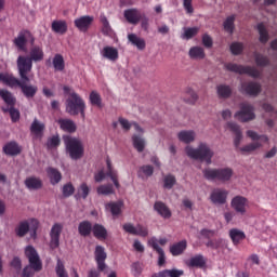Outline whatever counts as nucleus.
Wrapping results in <instances>:
<instances>
[{
    "mask_svg": "<svg viewBox=\"0 0 277 277\" xmlns=\"http://www.w3.org/2000/svg\"><path fill=\"white\" fill-rule=\"evenodd\" d=\"M44 60V50L40 45H32L29 55H19L17 57V70L21 79L29 81V72L34 68V62H42Z\"/></svg>",
    "mask_w": 277,
    "mask_h": 277,
    "instance_id": "f257e3e1",
    "label": "nucleus"
},
{
    "mask_svg": "<svg viewBox=\"0 0 277 277\" xmlns=\"http://www.w3.org/2000/svg\"><path fill=\"white\" fill-rule=\"evenodd\" d=\"M0 81L1 83H4V85H8L9 88H21L22 93L26 98H34L36 94L38 93V87L27 84L31 79L25 80L21 78V80L14 75L9 72H0Z\"/></svg>",
    "mask_w": 277,
    "mask_h": 277,
    "instance_id": "f03ea898",
    "label": "nucleus"
},
{
    "mask_svg": "<svg viewBox=\"0 0 277 277\" xmlns=\"http://www.w3.org/2000/svg\"><path fill=\"white\" fill-rule=\"evenodd\" d=\"M185 153L187 157L190 159H195V161H205L207 166H211L213 155H215L212 150L209 144L207 143H199L197 148H194L192 146H187L185 148Z\"/></svg>",
    "mask_w": 277,
    "mask_h": 277,
    "instance_id": "7ed1b4c3",
    "label": "nucleus"
},
{
    "mask_svg": "<svg viewBox=\"0 0 277 277\" xmlns=\"http://www.w3.org/2000/svg\"><path fill=\"white\" fill-rule=\"evenodd\" d=\"M25 256L28 259L29 265L24 267L22 277H31L34 272H42V260L34 246L25 248Z\"/></svg>",
    "mask_w": 277,
    "mask_h": 277,
    "instance_id": "20e7f679",
    "label": "nucleus"
},
{
    "mask_svg": "<svg viewBox=\"0 0 277 277\" xmlns=\"http://www.w3.org/2000/svg\"><path fill=\"white\" fill-rule=\"evenodd\" d=\"M63 142L65 144L66 154L70 157V159L74 161H79V159L83 158L85 148L83 147L81 140L70 135H64Z\"/></svg>",
    "mask_w": 277,
    "mask_h": 277,
    "instance_id": "39448f33",
    "label": "nucleus"
},
{
    "mask_svg": "<svg viewBox=\"0 0 277 277\" xmlns=\"http://www.w3.org/2000/svg\"><path fill=\"white\" fill-rule=\"evenodd\" d=\"M66 111L69 116H81L85 119V101L77 92L69 93L66 100Z\"/></svg>",
    "mask_w": 277,
    "mask_h": 277,
    "instance_id": "423d86ee",
    "label": "nucleus"
},
{
    "mask_svg": "<svg viewBox=\"0 0 277 277\" xmlns=\"http://www.w3.org/2000/svg\"><path fill=\"white\" fill-rule=\"evenodd\" d=\"M202 174L207 181H220L221 183H228V181L233 179L234 172L230 168H208L202 171Z\"/></svg>",
    "mask_w": 277,
    "mask_h": 277,
    "instance_id": "0eeeda50",
    "label": "nucleus"
},
{
    "mask_svg": "<svg viewBox=\"0 0 277 277\" xmlns=\"http://www.w3.org/2000/svg\"><path fill=\"white\" fill-rule=\"evenodd\" d=\"M247 136L250 137V140H252L253 143H250L239 148L242 155H248L250 153H254V150H259V148H262L263 144H261V142H263L264 144H267V142H269V137H267V135H260L259 133L252 130L247 131Z\"/></svg>",
    "mask_w": 277,
    "mask_h": 277,
    "instance_id": "6e6552de",
    "label": "nucleus"
},
{
    "mask_svg": "<svg viewBox=\"0 0 277 277\" xmlns=\"http://www.w3.org/2000/svg\"><path fill=\"white\" fill-rule=\"evenodd\" d=\"M40 223L36 219H31L30 221H22L15 227L16 237H25L29 230L31 232V237H36L38 233V228Z\"/></svg>",
    "mask_w": 277,
    "mask_h": 277,
    "instance_id": "1a4fd4ad",
    "label": "nucleus"
},
{
    "mask_svg": "<svg viewBox=\"0 0 277 277\" xmlns=\"http://www.w3.org/2000/svg\"><path fill=\"white\" fill-rule=\"evenodd\" d=\"M27 42L34 45L36 38L31 35L29 30H22L18 32L17 37L13 40V43L18 49V51L27 52Z\"/></svg>",
    "mask_w": 277,
    "mask_h": 277,
    "instance_id": "9d476101",
    "label": "nucleus"
},
{
    "mask_svg": "<svg viewBox=\"0 0 277 277\" xmlns=\"http://www.w3.org/2000/svg\"><path fill=\"white\" fill-rule=\"evenodd\" d=\"M225 68L229 72H236L237 75H249V77H254V78L259 77L258 69L252 66H243L235 63H227L225 64Z\"/></svg>",
    "mask_w": 277,
    "mask_h": 277,
    "instance_id": "9b49d317",
    "label": "nucleus"
},
{
    "mask_svg": "<svg viewBox=\"0 0 277 277\" xmlns=\"http://www.w3.org/2000/svg\"><path fill=\"white\" fill-rule=\"evenodd\" d=\"M235 118L240 122H250V120H254L256 115H254V107L250 104H241L240 110L235 114Z\"/></svg>",
    "mask_w": 277,
    "mask_h": 277,
    "instance_id": "f8f14e48",
    "label": "nucleus"
},
{
    "mask_svg": "<svg viewBox=\"0 0 277 277\" xmlns=\"http://www.w3.org/2000/svg\"><path fill=\"white\" fill-rule=\"evenodd\" d=\"M261 83L254 81L241 82L239 92L247 96H259L261 94Z\"/></svg>",
    "mask_w": 277,
    "mask_h": 277,
    "instance_id": "ddd939ff",
    "label": "nucleus"
},
{
    "mask_svg": "<svg viewBox=\"0 0 277 277\" xmlns=\"http://www.w3.org/2000/svg\"><path fill=\"white\" fill-rule=\"evenodd\" d=\"M64 226L60 223H55L50 232V248L51 250H57L60 248V237L62 236Z\"/></svg>",
    "mask_w": 277,
    "mask_h": 277,
    "instance_id": "4468645a",
    "label": "nucleus"
},
{
    "mask_svg": "<svg viewBox=\"0 0 277 277\" xmlns=\"http://www.w3.org/2000/svg\"><path fill=\"white\" fill-rule=\"evenodd\" d=\"M230 207L236 211V213H240V215H246V207H248V198L237 195L230 201Z\"/></svg>",
    "mask_w": 277,
    "mask_h": 277,
    "instance_id": "2eb2a0df",
    "label": "nucleus"
},
{
    "mask_svg": "<svg viewBox=\"0 0 277 277\" xmlns=\"http://www.w3.org/2000/svg\"><path fill=\"white\" fill-rule=\"evenodd\" d=\"M123 230L126 233H129L130 235H135L138 237H148V227L142 224H137L136 226H134L131 223H126L123 225Z\"/></svg>",
    "mask_w": 277,
    "mask_h": 277,
    "instance_id": "dca6fc26",
    "label": "nucleus"
},
{
    "mask_svg": "<svg viewBox=\"0 0 277 277\" xmlns=\"http://www.w3.org/2000/svg\"><path fill=\"white\" fill-rule=\"evenodd\" d=\"M228 190L224 188H214L210 194L212 205H226Z\"/></svg>",
    "mask_w": 277,
    "mask_h": 277,
    "instance_id": "f3484780",
    "label": "nucleus"
},
{
    "mask_svg": "<svg viewBox=\"0 0 277 277\" xmlns=\"http://www.w3.org/2000/svg\"><path fill=\"white\" fill-rule=\"evenodd\" d=\"M95 261L97 263V269L100 272H105L107 265L105 261H107V252H105V247L97 245L94 251Z\"/></svg>",
    "mask_w": 277,
    "mask_h": 277,
    "instance_id": "a211bd4d",
    "label": "nucleus"
},
{
    "mask_svg": "<svg viewBox=\"0 0 277 277\" xmlns=\"http://www.w3.org/2000/svg\"><path fill=\"white\" fill-rule=\"evenodd\" d=\"M92 23H94V17L90 15H83L74 21L75 27H77V29H79V31H82L83 34H85V31L90 29Z\"/></svg>",
    "mask_w": 277,
    "mask_h": 277,
    "instance_id": "6ab92c4d",
    "label": "nucleus"
},
{
    "mask_svg": "<svg viewBox=\"0 0 277 277\" xmlns=\"http://www.w3.org/2000/svg\"><path fill=\"white\" fill-rule=\"evenodd\" d=\"M144 13L140 12L137 9H128L123 12V16L130 25H137L142 21Z\"/></svg>",
    "mask_w": 277,
    "mask_h": 277,
    "instance_id": "aec40b11",
    "label": "nucleus"
},
{
    "mask_svg": "<svg viewBox=\"0 0 277 277\" xmlns=\"http://www.w3.org/2000/svg\"><path fill=\"white\" fill-rule=\"evenodd\" d=\"M148 245L157 252L159 255L158 258V265L159 267H162V265H166V252L159 247L157 238L153 237L148 240Z\"/></svg>",
    "mask_w": 277,
    "mask_h": 277,
    "instance_id": "412c9836",
    "label": "nucleus"
},
{
    "mask_svg": "<svg viewBox=\"0 0 277 277\" xmlns=\"http://www.w3.org/2000/svg\"><path fill=\"white\" fill-rule=\"evenodd\" d=\"M227 129L235 134L234 145L239 148L241 140H243V134L241 133V128L235 122H227Z\"/></svg>",
    "mask_w": 277,
    "mask_h": 277,
    "instance_id": "4be33fe9",
    "label": "nucleus"
},
{
    "mask_svg": "<svg viewBox=\"0 0 277 277\" xmlns=\"http://www.w3.org/2000/svg\"><path fill=\"white\" fill-rule=\"evenodd\" d=\"M51 29L54 34L64 36L68 31V23L65 19H55L52 22Z\"/></svg>",
    "mask_w": 277,
    "mask_h": 277,
    "instance_id": "5701e85b",
    "label": "nucleus"
},
{
    "mask_svg": "<svg viewBox=\"0 0 277 277\" xmlns=\"http://www.w3.org/2000/svg\"><path fill=\"white\" fill-rule=\"evenodd\" d=\"M57 124H60L61 131H64L65 133H75L77 131V123L72 121L71 119H58Z\"/></svg>",
    "mask_w": 277,
    "mask_h": 277,
    "instance_id": "b1692460",
    "label": "nucleus"
},
{
    "mask_svg": "<svg viewBox=\"0 0 277 277\" xmlns=\"http://www.w3.org/2000/svg\"><path fill=\"white\" fill-rule=\"evenodd\" d=\"M21 146L16 141H11L3 146V153L10 157H16V155H21Z\"/></svg>",
    "mask_w": 277,
    "mask_h": 277,
    "instance_id": "393cba45",
    "label": "nucleus"
},
{
    "mask_svg": "<svg viewBox=\"0 0 277 277\" xmlns=\"http://www.w3.org/2000/svg\"><path fill=\"white\" fill-rule=\"evenodd\" d=\"M155 211L161 215L164 220H170L172 217V211L163 201H156L154 205Z\"/></svg>",
    "mask_w": 277,
    "mask_h": 277,
    "instance_id": "a878e982",
    "label": "nucleus"
},
{
    "mask_svg": "<svg viewBox=\"0 0 277 277\" xmlns=\"http://www.w3.org/2000/svg\"><path fill=\"white\" fill-rule=\"evenodd\" d=\"M24 185L27 187V189L38 192V189H42L43 183L40 177L29 176L24 181Z\"/></svg>",
    "mask_w": 277,
    "mask_h": 277,
    "instance_id": "bb28decb",
    "label": "nucleus"
},
{
    "mask_svg": "<svg viewBox=\"0 0 277 277\" xmlns=\"http://www.w3.org/2000/svg\"><path fill=\"white\" fill-rule=\"evenodd\" d=\"M229 238L234 246H239L246 239V233L239 228L229 229Z\"/></svg>",
    "mask_w": 277,
    "mask_h": 277,
    "instance_id": "cd10ccee",
    "label": "nucleus"
},
{
    "mask_svg": "<svg viewBox=\"0 0 277 277\" xmlns=\"http://www.w3.org/2000/svg\"><path fill=\"white\" fill-rule=\"evenodd\" d=\"M186 265L187 267H198L199 269H202V267L207 265V260L205 259V255L197 254L186 261Z\"/></svg>",
    "mask_w": 277,
    "mask_h": 277,
    "instance_id": "c85d7f7f",
    "label": "nucleus"
},
{
    "mask_svg": "<svg viewBox=\"0 0 277 277\" xmlns=\"http://www.w3.org/2000/svg\"><path fill=\"white\" fill-rule=\"evenodd\" d=\"M177 138L183 144H192L196 141V132L194 130H183L177 133Z\"/></svg>",
    "mask_w": 277,
    "mask_h": 277,
    "instance_id": "c756f323",
    "label": "nucleus"
},
{
    "mask_svg": "<svg viewBox=\"0 0 277 277\" xmlns=\"http://www.w3.org/2000/svg\"><path fill=\"white\" fill-rule=\"evenodd\" d=\"M93 237H95V239H98L100 241H105V239H107L108 234H107V228H105V226L95 223L93 225Z\"/></svg>",
    "mask_w": 277,
    "mask_h": 277,
    "instance_id": "7c9ffc66",
    "label": "nucleus"
},
{
    "mask_svg": "<svg viewBox=\"0 0 277 277\" xmlns=\"http://www.w3.org/2000/svg\"><path fill=\"white\" fill-rule=\"evenodd\" d=\"M187 250V240H181L170 247L172 256H181Z\"/></svg>",
    "mask_w": 277,
    "mask_h": 277,
    "instance_id": "2f4dec72",
    "label": "nucleus"
},
{
    "mask_svg": "<svg viewBox=\"0 0 277 277\" xmlns=\"http://www.w3.org/2000/svg\"><path fill=\"white\" fill-rule=\"evenodd\" d=\"M89 102L92 107H97V109H103V107H105L103 104V96H101L98 91H91L89 95Z\"/></svg>",
    "mask_w": 277,
    "mask_h": 277,
    "instance_id": "473e14b6",
    "label": "nucleus"
},
{
    "mask_svg": "<svg viewBox=\"0 0 277 277\" xmlns=\"http://www.w3.org/2000/svg\"><path fill=\"white\" fill-rule=\"evenodd\" d=\"M102 57H105V60H109L110 62H116L118 60V49L114 47H104L101 51Z\"/></svg>",
    "mask_w": 277,
    "mask_h": 277,
    "instance_id": "72a5a7b5",
    "label": "nucleus"
},
{
    "mask_svg": "<svg viewBox=\"0 0 277 277\" xmlns=\"http://www.w3.org/2000/svg\"><path fill=\"white\" fill-rule=\"evenodd\" d=\"M106 164H107V171H106V176H109V179L113 181L116 189H119L120 187V182L118 181V171H116L113 167H111V160L107 159L106 160Z\"/></svg>",
    "mask_w": 277,
    "mask_h": 277,
    "instance_id": "f704fd0d",
    "label": "nucleus"
},
{
    "mask_svg": "<svg viewBox=\"0 0 277 277\" xmlns=\"http://www.w3.org/2000/svg\"><path fill=\"white\" fill-rule=\"evenodd\" d=\"M92 222L90 221H82L78 225V233L80 237H90L93 230Z\"/></svg>",
    "mask_w": 277,
    "mask_h": 277,
    "instance_id": "c9c22d12",
    "label": "nucleus"
},
{
    "mask_svg": "<svg viewBox=\"0 0 277 277\" xmlns=\"http://www.w3.org/2000/svg\"><path fill=\"white\" fill-rule=\"evenodd\" d=\"M216 94L219 98H230L233 95V88L228 84H219L216 87Z\"/></svg>",
    "mask_w": 277,
    "mask_h": 277,
    "instance_id": "e433bc0d",
    "label": "nucleus"
},
{
    "mask_svg": "<svg viewBox=\"0 0 277 277\" xmlns=\"http://www.w3.org/2000/svg\"><path fill=\"white\" fill-rule=\"evenodd\" d=\"M188 55L190 60H205V57H207V54L205 53V48L198 45L190 48Z\"/></svg>",
    "mask_w": 277,
    "mask_h": 277,
    "instance_id": "4c0bfd02",
    "label": "nucleus"
},
{
    "mask_svg": "<svg viewBox=\"0 0 277 277\" xmlns=\"http://www.w3.org/2000/svg\"><path fill=\"white\" fill-rule=\"evenodd\" d=\"M128 40H129V42H131V44L136 47V49H138V51H144V49H146V41L144 39L137 37V35H135V34L128 35Z\"/></svg>",
    "mask_w": 277,
    "mask_h": 277,
    "instance_id": "58836bf2",
    "label": "nucleus"
},
{
    "mask_svg": "<svg viewBox=\"0 0 277 277\" xmlns=\"http://www.w3.org/2000/svg\"><path fill=\"white\" fill-rule=\"evenodd\" d=\"M45 126L40 122L38 119H34L30 126V132L36 135V137H42V133H44Z\"/></svg>",
    "mask_w": 277,
    "mask_h": 277,
    "instance_id": "ea45409f",
    "label": "nucleus"
},
{
    "mask_svg": "<svg viewBox=\"0 0 277 277\" xmlns=\"http://www.w3.org/2000/svg\"><path fill=\"white\" fill-rule=\"evenodd\" d=\"M0 98H2V101H4V103L9 105V107H14V105H16V98L14 97V95H12L10 91L5 89L0 90Z\"/></svg>",
    "mask_w": 277,
    "mask_h": 277,
    "instance_id": "a19ab883",
    "label": "nucleus"
},
{
    "mask_svg": "<svg viewBox=\"0 0 277 277\" xmlns=\"http://www.w3.org/2000/svg\"><path fill=\"white\" fill-rule=\"evenodd\" d=\"M122 207H124L122 200L106 203V209L110 210L111 215H120V213H122Z\"/></svg>",
    "mask_w": 277,
    "mask_h": 277,
    "instance_id": "79ce46f5",
    "label": "nucleus"
},
{
    "mask_svg": "<svg viewBox=\"0 0 277 277\" xmlns=\"http://www.w3.org/2000/svg\"><path fill=\"white\" fill-rule=\"evenodd\" d=\"M48 176L50 179L51 185H57L60 181H62V173L57 171L55 168H48L47 169Z\"/></svg>",
    "mask_w": 277,
    "mask_h": 277,
    "instance_id": "37998d69",
    "label": "nucleus"
},
{
    "mask_svg": "<svg viewBox=\"0 0 277 277\" xmlns=\"http://www.w3.org/2000/svg\"><path fill=\"white\" fill-rule=\"evenodd\" d=\"M132 144L137 153H144V148H146V141L137 134L132 136Z\"/></svg>",
    "mask_w": 277,
    "mask_h": 277,
    "instance_id": "c03bdc74",
    "label": "nucleus"
},
{
    "mask_svg": "<svg viewBox=\"0 0 277 277\" xmlns=\"http://www.w3.org/2000/svg\"><path fill=\"white\" fill-rule=\"evenodd\" d=\"M258 31L260 34V42L262 44H267V42H269V32L267 31V28H265L264 23L258 24Z\"/></svg>",
    "mask_w": 277,
    "mask_h": 277,
    "instance_id": "a18cd8bd",
    "label": "nucleus"
},
{
    "mask_svg": "<svg viewBox=\"0 0 277 277\" xmlns=\"http://www.w3.org/2000/svg\"><path fill=\"white\" fill-rule=\"evenodd\" d=\"M52 64L54 69L57 70L58 72H62V70L66 68V65L64 63V56H62L61 54H56L54 56Z\"/></svg>",
    "mask_w": 277,
    "mask_h": 277,
    "instance_id": "49530a36",
    "label": "nucleus"
},
{
    "mask_svg": "<svg viewBox=\"0 0 277 277\" xmlns=\"http://www.w3.org/2000/svg\"><path fill=\"white\" fill-rule=\"evenodd\" d=\"M62 144V140L60 138V135H53L48 138L45 146L48 150H53V148H57Z\"/></svg>",
    "mask_w": 277,
    "mask_h": 277,
    "instance_id": "de8ad7c7",
    "label": "nucleus"
},
{
    "mask_svg": "<svg viewBox=\"0 0 277 277\" xmlns=\"http://www.w3.org/2000/svg\"><path fill=\"white\" fill-rule=\"evenodd\" d=\"M254 60L256 66H260L262 68H264L265 66H269V58L259 52L254 53Z\"/></svg>",
    "mask_w": 277,
    "mask_h": 277,
    "instance_id": "09e8293b",
    "label": "nucleus"
},
{
    "mask_svg": "<svg viewBox=\"0 0 277 277\" xmlns=\"http://www.w3.org/2000/svg\"><path fill=\"white\" fill-rule=\"evenodd\" d=\"M101 23H102V34L104 36H114V30L111 29V26L109 25V21L107 19L106 16L101 17Z\"/></svg>",
    "mask_w": 277,
    "mask_h": 277,
    "instance_id": "8fccbe9b",
    "label": "nucleus"
},
{
    "mask_svg": "<svg viewBox=\"0 0 277 277\" xmlns=\"http://www.w3.org/2000/svg\"><path fill=\"white\" fill-rule=\"evenodd\" d=\"M223 27H224L225 31H227L228 34H233V31H235V15L228 16L224 21Z\"/></svg>",
    "mask_w": 277,
    "mask_h": 277,
    "instance_id": "3c124183",
    "label": "nucleus"
},
{
    "mask_svg": "<svg viewBox=\"0 0 277 277\" xmlns=\"http://www.w3.org/2000/svg\"><path fill=\"white\" fill-rule=\"evenodd\" d=\"M88 196H90V187L88 186L87 183H82L78 188L76 198H78V199L83 198V200H85V198H88Z\"/></svg>",
    "mask_w": 277,
    "mask_h": 277,
    "instance_id": "603ef678",
    "label": "nucleus"
},
{
    "mask_svg": "<svg viewBox=\"0 0 277 277\" xmlns=\"http://www.w3.org/2000/svg\"><path fill=\"white\" fill-rule=\"evenodd\" d=\"M97 194L102 196H110V194H116V190H114V185L106 184L97 187Z\"/></svg>",
    "mask_w": 277,
    "mask_h": 277,
    "instance_id": "864d4df0",
    "label": "nucleus"
},
{
    "mask_svg": "<svg viewBox=\"0 0 277 277\" xmlns=\"http://www.w3.org/2000/svg\"><path fill=\"white\" fill-rule=\"evenodd\" d=\"M176 185V176L172 174H168L163 177V188L164 189H172Z\"/></svg>",
    "mask_w": 277,
    "mask_h": 277,
    "instance_id": "5fc2aeb1",
    "label": "nucleus"
},
{
    "mask_svg": "<svg viewBox=\"0 0 277 277\" xmlns=\"http://www.w3.org/2000/svg\"><path fill=\"white\" fill-rule=\"evenodd\" d=\"M4 114L9 111L12 122H18L21 120V113L18 109L11 106L9 109H3Z\"/></svg>",
    "mask_w": 277,
    "mask_h": 277,
    "instance_id": "6e6d98bb",
    "label": "nucleus"
},
{
    "mask_svg": "<svg viewBox=\"0 0 277 277\" xmlns=\"http://www.w3.org/2000/svg\"><path fill=\"white\" fill-rule=\"evenodd\" d=\"M198 31H200V28L198 27L186 28L182 38L185 40H192L194 36H198Z\"/></svg>",
    "mask_w": 277,
    "mask_h": 277,
    "instance_id": "4d7b16f0",
    "label": "nucleus"
},
{
    "mask_svg": "<svg viewBox=\"0 0 277 277\" xmlns=\"http://www.w3.org/2000/svg\"><path fill=\"white\" fill-rule=\"evenodd\" d=\"M229 50L232 55H241V53H243V44L241 42H233Z\"/></svg>",
    "mask_w": 277,
    "mask_h": 277,
    "instance_id": "13d9d810",
    "label": "nucleus"
},
{
    "mask_svg": "<svg viewBox=\"0 0 277 277\" xmlns=\"http://www.w3.org/2000/svg\"><path fill=\"white\" fill-rule=\"evenodd\" d=\"M186 98H185V101H186V103H189L190 105H194V103H196V101H198V94H196L195 92H194V90H192V89H187L186 90Z\"/></svg>",
    "mask_w": 277,
    "mask_h": 277,
    "instance_id": "bf43d9fd",
    "label": "nucleus"
},
{
    "mask_svg": "<svg viewBox=\"0 0 277 277\" xmlns=\"http://www.w3.org/2000/svg\"><path fill=\"white\" fill-rule=\"evenodd\" d=\"M206 246L211 248V250H220L222 248V239H210Z\"/></svg>",
    "mask_w": 277,
    "mask_h": 277,
    "instance_id": "052dcab7",
    "label": "nucleus"
},
{
    "mask_svg": "<svg viewBox=\"0 0 277 277\" xmlns=\"http://www.w3.org/2000/svg\"><path fill=\"white\" fill-rule=\"evenodd\" d=\"M75 194V186H72L70 183L65 184L63 186V196L65 198H69V196H72Z\"/></svg>",
    "mask_w": 277,
    "mask_h": 277,
    "instance_id": "680f3d73",
    "label": "nucleus"
},
{
    "mask_svg": "<svg viewBox=\"0 0 277 277\" xmlns=\"http://www.w3.org/2000/svg\"><path fill=\"white\" fill-rule=\"evenodd\" d=\"M142 263L140 262H134L131 265V272L133 276H140L142 274Z\"/></svg>",
    "mask_w": 277,
    "mask_h": 277,
    "instance_id": "e2e57ef3",
    "label": "nucleus"
},
{
    "mask_svg": "<svg viewBox=\"0 0 277 277\" xmlns=\"http://www.w3.org/2000/svg\"><path fill=\"white\" fill-rule=\"evenodd\" d=\"M202 44L203 47H206V49H211L213 47V38H211V36H209V34H205L202 36Z\"/></svg>",
    "mask_w": 277,
    "mask_h": 277,
    "instance_id": "0e129e2a",
    "label": "nucleus"
},
{
    "mask_svg": "<svg viewBox=\"0 0 277 277\" xmlns=\"http://www.w3.org/2000/svg\"><path fill=\"white\" fill-rule=\"evenodd\" d=\"M140 172H143V174H145V176H153L155 169L153 168V166L147 164V166L141 167Z\"/></svg>",
    "mask_w": 277,
    "mask_h": 277,
    "instance_id": "69168bd1",
    "label": "nucleus"
},
{
    "mask_svg": "<svg viewBox=\"0 0 277 277\" xmlns=\"http://www.w3.org/2000/svg\"><path fill=\"white\" fill-rule=\"evenodd\" d=\"M119 124H121L123 131H131V127H133V122H129V120L120 117Z\"/></svg>",
    "mask_w": 277,
    "mask_h": 277,
    "instance_id": "338daca9",
    "label": "nucleus"
},
{
    "mask_svg": "<svg viewBox=\"0 0 277 277\" xmlns=\"http://www.w3.org/2000/svg\"><path fill=\"white\" fill-rule=\"evenodd\" d=\"M148 17L146 16V14L143 13L142 17H141V27L143 30L148 31Z\"/></svg>",
    "mask_w": 277,
    "mask_h": 277,
    "instance_id": "774afa93",
    "label": "nucleus"
}]
</instances>
